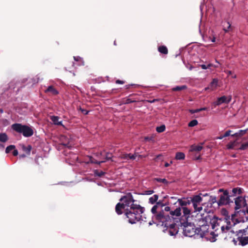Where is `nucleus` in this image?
Wrapping results in <instances>:
<instances>
[{
  "label": "nucleus",
  "instance_id": "f257e3e1",
  "mask_svg": "<svg viewBox=\"0 0 248 248\" xmlns=\"http://www.w3.org/2000/svg\"><path fill=\"white\" fill-rule=\"evenodd\" d=\"M134 207H131L125 209V215L128 218V222L131 224H134L142 220L141 214L144 212V207L140 204L134 205Z\"/></svg>",
  "mask_w": 248,
  "mask_h": 248
},
{
  "label": "nucleus",
  "instance_id": "f03ea898",
  "mask_svg": "<svg viewBox=\"0 0 248 248\" xmlns=\"http://www.w3.org/2000/svg\"><path fill=\"white\" fill-rule=\"evenodd\" d=\"M181 226L183 227V233L185 236L192 237L195 234H200L201 236L202 237L204 232L202 231V228H195L193 223H189L187 221H180Z\"/></svg>",
  "mask_w": 248,
  "mask_h": 248
},
{
  "label": "nucleus",
  "instance_id": "7ed1b4c3",
  "mask_svg": "<svg viewBox=\"0 0 248 248\" xmlns=\"http://www.w3.org/2000/svg\"><path fill=\"white\" fill-rule=\"evenodd\" d=\"M212 229L215 231L218 229L217 227H220L222 233H226L231 228V223L229 218L223 217L220 218H215L211 222Z\"/></svg>",
  "mask_w": 248,
  "mask_h": 248
},
{
  "label": "nucleus",
  "instance_id": "20e7f679",
  "mask_svg": "<svg viewBox=\"0 0 248 248\" xmlns=\"http://www.w3.org/2000/svg\"><path fill=\"white\" fill-rule=\"evenodd\" d=\"M12 128L16 132L22 134L25 137H30L33 135V130L31 127L21 124L16 123L12 125Z\"/></svg>",
  "mask_w": 248,
  "mask_h": 248
},
{
  "label": "nucleus",
  "instance_id": "39448f33",
  "mask_svg": "<svg viewBox=\"0 0 248 248\" xmlns=\"http://www.w3.org/2000/svg\"><path fill=\"white\" fill-rule=\"evenodd\" d=\"M221 193L219 195V199L217 201V204L218 206L226 205L233 203V200L231 199V196L229 195V191L227 189L220 188L218 190V193Z\"/></svg>",
  "mask_w": 248,
  "mask_h": 248
},
{
  "label": "nucleus",
  "instance_id": "423d86ee",
  "mask_svg": "<svg viewBox=\"0 0 248 248\" xmlns=\"http://www.w3.org/2000/svg\"><path fill=\"white\" fill-rule=\"evenodd\" d=\"M151 212L153 214L152 219L158 222L164 223L167 219H169L170 217L164 214L163 211H161L157 205L155 204L151 209Z\"/></svg>",
  "mask_w": 248,
  "mask_h": 248
},
{
  "label": "nucleus",
  "instance_id": "0eeeda50",
  "mask_svg": "<svg viewBox=\"0 0 248 248\" xmlns=\"http://www.w3.org/2000/svg\"><path fill=\"white\" fill-rule=\"evenodd\" d=\"M121 203L123 204L125 210L131 207H134V205H138L135 203L136 201L134 199L132 194L129 192L127 193L124 196H122L120 199Z\"/></svg>",
  "mask_w": 248,
  "mask_h": 248
},
{
  "label": "nucleus",
  "instance_id": "6e6552de",
  "mask_svg": "<svg viewBox=\"0 0 248 248\" xmlns=\"http://www.w3.org/2000/svg\"><path fill=\"white\" fill-rule=\"evenodd\" d=\"M202 193H200L198 195H193L190 197V204H192L194 212H200L202 210V206L203 205V204H201V202L202 201Z\"/></svg>",
  "mask_w": 248,
  "mask_h": 248
},
{
  "label": "nucleus",
  "instance_id": "1a4fd4ad",
  "mask_svg": "<svg viewBox=\"0 0 248 248\" xmlns=\"http://www.w3.org/2000/svg\"><path fill=\"white\" fill-rule=\"evenodd\" d=\"M237 239L239 241V245L245 246L248 244V228L243 230H239L236 231Z\"/></svg>",
  "mask_w": 248,
  "mask_h": 248
},
{
  "label": "nucleus",
  "instance_id": "9d476101",
  "mask_svg": "<svg viewBox=\"0 0 248 248\" xmlns=\"http://www.w3.org/2000/svg\"><path fill=\"white\" fill-rule=\"evenodd\" d=\"M162 225L167 228L166 231L171 236L175 235L178 232V226L179 224L177 225L173 222L165 221L162 223Z\"/></svg>",
  "mask_w": 248,
  "mask_h": 248
},
{
  "label": "nucleus",
  "instance_id": "9b49d317",
  "mask_svg": "<svg viewBox=\"0 0 248 248\" xmlns=\"http://www.w3.org/2000/svg\"><path fill=\"white\" fill-rule=\"evenodd\" d=\"M235 206L234 209L235 210L240 209L243 206L246 205V200L242 196H238V197L233 199Z\"/></svg>",
  "mask_w": 248,
  "mask_h": 248
},
{
  "label": "nucleus",
  "instance_id": "f8f14e48",
  "mask_svg": "<svg viewBox=\"0 0 248 248\" xmlns=\"http://www.w3.org/2000/svg\"><path fill=\"white\" fill-rule=\"evenodd\" d=\"M170 222H174L177 218L176 217H180L181 215V208L178 207L174 211H171L170 212Z\"/></svg>",
  "mask_w": 248,
  "mask_h": 248
},
{
  "label": "nucleus",
  "instance_id": "ddd939ff",
  "mask_svg": "<svg viewBox=\"0 0 248 248\" xmlns=\"http://www.w3.org/2000/svg\"><path fill=\"white\" fill-rule=\"evenodd\" d=\"M60 140L61 142V144L63 146L68 148H71L72 147L71 144H70V140L66 136L62 135L60 138Z\"/></svg>",
  "mask_w": 248,
  "mask_h": 248
},
{
  "label": "nucleus",
  "instance_id": "4468645a",
  "mask_svg": "<svg viewBox=\"0 0 248 248\" xmlns=\"http://www.w3.org/2000/svg\"><path fill=\"white\" fill-rule=\"evenodd\" d=\"M178 202L179 203V204L182 207V208L183 207H185L187 205L190 204V197L186 198H184L182 199H179L178 200Z\"/></svg>",
  "mask_w": 248,
  "mask_h": 248
},
{
  "label": "nucleus",
  "instance_id": "2eb2a0df",
  "mask_svg": "<svg viewBox=\"0 0 248 248\" xmlns=\"http://www.w3.org/2000/svg\"><path fill=\"white\" fill-rule=\"evenodd\" d=\"M231 97L228 100L227 99V97L225 96H222L218 98L217 100L215 103V106H219L223 103H228L230 102Z\"/></svg>",
  "mask_w": 248,
  "mask_h": 248
},
{
  "label": "nucleus",
  "instance_id": "dca6fc26",
  "mask_svg": "<svg viewBox=\"0 0 248 248\" xmlns=\"http://www.w3.org/2000/svg\"><path fill=\"white\" fill-rule=\"evenodd\" d=\"M121 202H118L115 206V212L118 215H120L123 213V210H124V213L125 214V209Z\"/></svg>",
  "mask_w": 248,
  "mask_h": 248
},
{
  "label": "nucleus",
  "instance_id": "f3484780",
  "mask_svg": "<svg viewBox=\"0 0 248 248\" xmlns=\"http://www.w3.org/2000/svg\"><path fill=\"white\" fill-rule=\"evenodd\" d=\"M46 93H50L51 95H56L59 93V92L53 86H49L45 91Z\"/></svg>",
  "mask_w": 248,
  "mask_h": 248
},
{
  "label": "nucleus",
  "instance_id": "a211bd4d",
  "mask_svg": "<svg viewBox=\"0 0 248 248\" xmlns=\"http://www.w3.org/2000/svg\"><path fill=\"white\" fill-rule=\"evenodd\" d=\"M136 155H131V154H124L121 155V158L123 159H132L134 160L136 159Z\"/></svg>",
  "mask_w": 248,
  "mask_h": 248
},
{
  "label": "nucleus",
  "instance_id": "6ab92c4d",
  "mask_svg": "<svg viewBox=\"0 0 248 248\" xmlns=\"http://www.w3.org/2000/svg\"><path fill=\"white\" fill-rule=\"evenodd\" d=\"M50 120L55 125H62V121H59L60 118L56 116H50Z\"/></svg>",
  "mask_w": 248,
  "mask_h": 248
},
{
  "label": "nucleus",
  "instance_id": "aec40b11",
  "mask_svg": "<svg viewBox=\"0 0 248 248\" xmlns=\"http://www.w3.org/2000/svg\"><path fill=\"white\" fill-rule=\"evenodd\" d=\"M87 158H89V160L87 161V163H88V164L89 163H93V164H96L100 165L101 163H104L106 162V160H102L100 161H98L91 156H88Z\"/></svg>",
  "mask_w": 248,
  "mask_h": 248
},
{
  "label": "nucleus",
  "instance_id": "412c9836",
  "mask_svg": "<svg viewBox=\"0 0 248 248\" xmlns=\"http://www.w3.org/2000/svg\"><path fill=\"white\" fill-rule=\"evenodd\" d=\"M223 30L225 32H227L232 30L231 24L229 22H226L224 23Z\"/></svg>",
  "mask_w": 248,
  "mask_h": 248
},
{
  "label": "nucleus",
  "instance_id": "4be33fe9",
  "mask_svg": "<svg viewBox=\"0 0 248 248\" xmlns=\"http://www.w3.org/2000/svg\"><path fill=\"white\" fill-rule=\"evenodd\" d=\"M22 148L23 151L25 152L27 155H30L31 153V151L32 149V146L31 145H28L27 146H26L24 145H23L22 146Z\"/></svg>",
  "mask_w": 248,
  "mask_h": 248
},
{
  "label": "nucleus",
  "instance_id": "5701e85b",
  "mask_svg": "<svg viewBox=\"0 0 248 248\" xmlns=\"http://www.w3.org/2000/svg\"><path fill=\"white\" fill-rule=\"evenodd\" d=\"M243 189L240 187L233 188L232 191L233 196H236L237 194L240 195L242 193Z\"/></svg>",
  "mask_w": 248,
  "mask_h": 248
},
{
  "label": "nucleus",
  "instance_id": "b1692460",
  "mask_svg": "<svg viewBox=\"0 0 248 248\" xmlns=\"http://www.w3.org/2000/svg\"><path fill=\"white\" fill-rule=\"evenodd\" d=\"M158 51L163 54H167L168 53V50L167 47L165 46H161L158 47Z\"/></svg>",
  "mask_w": 248,
  "mask_h": 248
},
{
  "label": "nucleus",
  "instance_id": "393cba45",
  "mask_svg": "<svg viewBox=\"0 0 248 248\" xmlns=\"http://www.w3.org/2000/svg\"><path fill=\"white\" fill-rule=\"evenodd\" d=\"M161 211H163L164 213V214H165L166 215H167V216H168L169 217H170V211H171L170 210V208L169 206H166V207H165L164 209H163V208L162 209H161ZM166 221H170V219H167Z\"/></svg>",
  "mask_w": 248,
  "mask_h": 248
},
{
  "label": "nucleus",
  "instance_id": "a878e982",
  "mask_svg": "<svg viewBox=\"0 0 248 248\" xmlns=\"http://www.w3.org/2000/svg\"><path fill=\"white\" fill-rule=\"evenodd\" d=\"M8 140L7 135L5 133H0V141L1 142H5Z\"/></svg>",
  "mask_w": 248,
  "mask_h": 248
},
{
  "label": "nucleus",
  "instance_id": "bb28decb",
  "mask_svg": "<svg viewBox=\"0 0 248 248\" xmlns=\"http://www.w3.org/2000/svg\"><path fill=\"white\" fill-rule=\"evenodd\" d=\"M247 129H246V130H240L237 133H236L233 135H232V137H241L242 136H243L244 135H245L246 133H247Z\"/></svg>",
  "mask_w": 248,
  "mask_h": 248
},
{
  "label": "nucleus",
  "instance_id": "cd10ccee",
  "mask_svg": "<svg viewBox=\"0 0 248 248\" xmlns=\"http://www.w3.org/2000/svg\"><path fill=\"white\" fill-rule=\"evenodd\" d=\"M158 199V195L155 194L149 198V202L150 203L153 204L155 203V202H156Z\"/></svg>",
  "mask_w": 248,
  "mask_h": 248
},
{
  "label": "nucleus",
  "instance_id": "c85d7f7f",
  "mask_svg": "<svg viewBox=\"0 0 248 248\" xmlns=\"http://www.w3.org/2000/svg\"><path fill=\"white\" fill-rule=\"evenodd\" d=\"M202 149V146L201 145H193L191 147V151L195 152H200Z\"/></svg>",
  "mask_w": 248,
  "mask_h": 248
},
{
  "label": "nucleus",
  "instance_id": "c756f323",
  "mask_svg": "<svg viewBox=\"0 0 248 248\" xmlns=\"http://www.w3.org/2000/svg\"><path fill=\"white\" fill-rule=\"evenodd\" d=\"M185 155L182 152H178L176 154L175 159L177 160H181L185 158Z\"/></svg>",
  "mask_w": 248,
  "mask_h": 248
},
{
  "label": "nucleus",
  "instance_id": "7c9ffc66",
  "mask_svg": "<svg viewBox=\"0 0 248 248\" xmlns=\"http://www.w3.org/2000/svg\"><path fill=\"white\" fill-rule=\"evenodd\" d=\"M187 89V86L186 85H182L181 86H176L172 89L173 91H180L181 90H184Z\"/></svg>",
  "mask_w": 248,
  "mask_h": 248
},
{
  "label": "nucleus",
  "instance_id": "2f4dec72",
  "mask_svg": "<svg viewBox=\"0 0 248 248\" xmlns=\"http://www.w3.org/2000/svg\"><path fill=\"white\" fill-rule=\"evenodd\" d=\"M231 132V130H228L224 133V135H220L219 137H217V139L222 140L225 137H228L230 135Z\"/></svg>",
  "mask_w": 248,
  "mask_h": 248
},
{
  "label": "nucleus",
  "instance_id": "473e14b6",
  "mask_svg": "<svg viewBox=\"0 0 248 248\" xmlns=\"http://www.w3.org/2000/svg\"><path fill=\"white\" fill-rule=\"evenodd\" d=\"M218 83V80L216 78H214L212 82L210 83V86L212 89V90H213L217 86Z\"/></svg>",
  "mask_w": 248,
  "mask_h": 248
},
{
  "label": "nucleus",
  "instance_id": "72a5a7b5",
  "mask_svg": "<svg viewBox=\"0 0 248 248\" xmlns=\"http://www.w3.org/2000/svg\"><path fill=\"white\" fill-rule=\"evenodd\" d=\"M182 209L184 216H186L190 214L191 211L187 207H183Z\"/></svg>",
  "mask_w": 248,
  "mask_h": 248
},
{
  "label": "nucleus",
  "instance_id": "f704fd0d",
  "mask_svg": "<svg viewBox=\"0 0 248 248\" xmlns=\"http://www.w3.org/2000/svg\"><path fill=\"white\" fill-rule=\"evenodd\" d=\"M166 127L165 125H161L160 126H158L156 128V130L158 133H161L165 130Z\"/></svg>",
  "mask_w": 248,
  "mask_h": 248
},
{
  "label": "nucleus",
  "instance_id": "c9c22d12",
  "mask_svg": "<svg viewBox=\"0 0 248 248\" xmlns=\"http://www.w3.org/2000/svg\"><path fill=\"white\" fill-rule=\"evenodd\" d=\"M155 180L157 182L162 183L165 184H168L169 183L168 181L165 178L162 179L159 178H156L155 179Z\"/></svg>",
  "mask_w": 248,
  "mask_h": 248
},
{
  "label": "nucleus",
  "instance_id": "e433bc0d",
  "mask_svg": "<svg viewBox=\"0 0 248 248\" xmlns=\"http://www.w3.org/2000/svg\"><path fill=\"white\" fill-rule=\"evenodd\" d=\"M235 145L236 141H234L233 142H231L229 143L227 145V147L228 149H233L234 148Z\"/></svg>",
  "mask_w": 248,
  "mask_h": 248
},
{
  "label": "nucleus",
  "instance_id": "4c0bfd02",
  "mask_svg": "<svg viewBox=\"0 0 248 248\" xmlns=\"http://www.w3.org/2000/svg\"><path fill=\"white\" fill-rule=\"evenodd\" d=\"M16 148V146L14 145H11L8 146H7L5 150L6 153L8 154L12 150L15 149Z\"/></svg>",
  "mask_w": 248,
  "mask_h": 248
},
{
  "label": "nucleus",
  "instance_id": "58836bf2",
  "mask_svg": "<svg viewBox=\"0 0 248 248\" xmlns=\"http://www.w3.org/2000/svg\"><path fill=\"white\" fill-rule=\"evenodd\" d=\"M198 124V121L196 120H193L188 123V126L193 127L197 125Z\"/></svg>",
  "mask_w": 248,
  "mask_h": 248
},
{
  "label": "nucleus",
  "instance_id": "ea45409f",
  "mask_svg": "<svg viewBox=\"0 0 248 248\" xmlns=\"http://www.w3.org/2000/svg\"><path fill=\"white\" fill-rule=\"evenodd\" d=\"M155 204L157 205V206L160 209H162L166 205V204L164 203L163 201L161 200H159V201L156 202Z\"/></svg>",
  "mask_w": 248,
  "mask_h": 248
},
{
  "label": "nucleus",
  "instance_id": "a19ab883",
  "mask_svg": "<svg viewBox=\"0 0 248 248\" xmlns=\"http://www.w3.org/2000/svg\"><path fill=\"white\" fill-rule=\"evenodd\" d=\"M209 202H210L211 204H213L215 203H217V201L216 197L214 196H211L210 197Z\"/></svg>",
  "mask_w": 248,
  "mask_h": 248
},
{
  "label": "nucleus",
  "instance_id": "79ce46f5",
  "mask_svg": "<svg viewBox=\"0 0 248 248\" xmlns=\"http://www.w3.org/2000/svg\"><path fill=\"white\" fill-rule=\"evenodd\" d=\"M248 148V141L242 144L241 146L239 148V150H245Z\"/></svg>",
  "mask_w": 248,
  "mask_h": 248
},
{
  "label": "nucleus",
  "instance_id": "37998d69",
  "mask_svg": "<svg viewBox=\"0 0 248 248\" xmlns=\"http://www.w3.org/2000/svg\"><path fill=\"white\" fill-rule=\"evenodd\" d=\"M105 172L103 171H98L97 170H96L94 171V174L96 176H99V177H102L105 174Z\"/></svg>",
  "mask_w": 248,
  "mask_h": 248
},
{
  "label": "nucleus",
  "instance_id": "c03bdc74",
  "mask_svg": "<svg viewBox=\"0 0 248 248\" xmlns=\"http://www.w3.org/2000/svg\"><path fill=\"white\" fill-rule=\"evenodd\" d=\"M112 157V155L111 154H110L109 153H107L106 155L105 159L106 160H109L111 159Z\"/></svg>",
  "mask_w": 248,
  "mask_h": 248
},
{
  "label": "nucleus",
  "instance_id": "a18cd8bd",
  "mask_svg": "<svg viewBox=\"0 0 248 248\" xmlns=\"http://www.w3.org/2000/svg\"><path fill=\"white\" fill-rule=\"evenodd\" d=\"M136 101L133 100L130 98H126L125 102H124V104H128L131 103L135 102Z\"/></svg>",
  "mask_w": 248,
  "mask_h": 248
},
{
  "label": "nucleus",
  "instance_id": "49530a36",
  "mask_svg": "<svg viewBox=\"0 0 248 248\" xmlns=\"http://www.w3.org/2000/svg\"><path fill=\"white\" fill-rule=\"evenodd\" d=\"M212 66V64H209L208 65H206L205 64H202L201 65V68L202 69H207L208 68H209L211 66Z\"/></svg>",
  "mask_w": 248,
  "mask_h": 248
},
{
  "label": "nucleus",
  "instance_id": "de8ad7c7",
  "mask_svg": "<svg viewBox=\"0 0 248 248\" xmlns=\"http://www.w3.org/2000/svg\"><path fill=\"white\" fill-rule=\"evenodd\" d=\"M189 112H190V113L191 114H194V113H198V112H199V110L198 109H190L189 110Z\"/></svg>",
  "mask_w": 248,
  "mask_h": 248
},
{
  "label": "nucleus",
  "instance_id": "09e8293b",
  "mask_svg": "<svg viewBox=\"0 0 248 248\" xmlns=\"http://www.w3.org/2000/svg\"><path fill=\"white\" fill-rule=\"evenodd\" d=\"M80 110H81V111L82 112V113L85 115H87L89 113V111L86 110V109H82L81 108H80Z\"/></svg>",
  "mask_w": 248,
  "mask_h": 248
},
{
  "label": "nucleus",
  "instance_id": "8fccbe9b",
  "mask_svg": "<svg viewBox=\"0 0 248 248\" xmlns=\"http://www.w3.org/2000/svg\"><path fill=\"white\" fill-rule=\"evenodd\" d=\"M154 193V191L153 190H149L145 191V193L147 195H151Z\"/></svg>",
  "mask_w": 248,
  "mask_h": 248
},
{
  "label": "nucleus",
  "instance_id": "3c124183",
  "mask_svg": "<svg viewBox=\"0 0 248 248\" xmlns=\"http://www.w3.org/2000/svg\"><path fill=\"white\" fill-rule=\"evenodd\" d=\"M115 82L116 84H123L124 83V81L121 80L119 79L116 80Z\"/></svg>",
  "mask_w": 248,
  "mask_h": 248
},
{
  "label": "nucleus",
  "instance_id": "603ef678",
  "mask_svg": "<svg viewBox=\"0 0 248 248\" xmlns=\"http://www.w3.org/2000/svg\"><path fill=\"white\" fill-rule=\"evenodd\" d=\"M162 155L161 154H159V155H158L156 156L155 158L154 159V160L155 161H156L157 159H160V157L162 156Z\"/></svg>",
  "mask_w": 248,
  "mask_h": 248
},
{
  "label": "nucleus",
  "instance_id": "864d4df0",
  "mask_svg": "<svg viewBox=\"0 0 248 248\" xmlns=\"http://www.w3.org/2000/svg\"><path fill=\"white\" fill-rule=\"evenodd\" d=\"M13 155L14 156H16L18 155V151L17 150L14 149L13 152Z\"/></svg>",
  "mask_w": 248,
  "mask_h": 248
},
{
  "label": "nucleus",
  "instance_id": "5fc2aeb1",
  "mask_svg": "<svg viewBox=\"0 0 248 248\" xmlns=\"http://www.w3.org/2000/svg\"><path fill=\"white\" fill-rule=\"evenodd\" d=\"M152 139H153V138H152V137H145L144 138V140H146V141H147V140H148V141H149V140H152Z\"/></svg>",
  "mask_w": 248,
  "mask_h": 248
},
{
  "label": "nucleus",
  "instance_id": "6e6d98bb",
  "mask_svg": "<svg viewBox=\"0 0 248 248\" xmlns=\"http://www.w3.org/2000/svg\"><path fill=\"white\" fill-rule=\"evenodd\" d=\"M199 110V112L201 111H203V110H206L207 109V108H206V107H204V108H198Z\"/></svg>",
  "mask_w": 248,
  "mask_h": 248
},
{
  "label": "nucleus",
  "instance_id": "4d7b16f0",
  "mask_svg": "<svg viewBox=\"0 0 248 248\" xmlns=\"http://www.w3.org/2000/svg\"><path fill=\"white\" fill-rule=\"evenodd\" d=\"M172 163V161H170V163H169L166 162V163H165L164 166H165V167H168L169 166H170V164H171Z\"/></svg>",
  "mask_w": 248,
  "mask_h": 248
},
{
  "label": "nucleus",
  "instance_id": "13d9d810",
  "mask_svg": "<svg viewBox=\"0 0 248 248\" xmlns=\"http://www.w3.org/2000/svg\"><path fill=\"white\" fill-rule=\"evenodd\" d=\"M135 86L134 84H129L125 86L126 89H129L131 86Z\"/></svg>",
  "mask_w": 248,
  "mask_h": 248
},
{
  "label": "nucleus",
  "instance_id": "bf43d9fd",
  "mask_svg": "<svg viewBox=\"0 0 248 248\" xmlns=\"http://www.w3.org/2000/svg\"><path fill=\"white\" fill-rule=\"evenodd\" d=\"M157 101V99H153L152 100H149V101H148V102L151 103H154V102H156Z\"/></svg>",
  "mask_w": 248,
  "mask_h": 248
},
{
  "label": "nucleus",
  "instance_id": "052dcab7",
  "mask_svg": "<svg viewBox=\"0 0 248 248\" xmlns=\"http://www.w3.org/2000/svg\"><path fill=\"white\" fill-rule=\"evenodd\" d=\"M210 234H211V235H212L213 236H217V235H218V234H215V232H212L210 233Z\"/></svg>",
  "mask_w": 248,
  "mask_h": 248
},
{
  "label": "nucleus",
  "instance_id": "680f3d73",
  "mask_svg": "<svg viewBox=\"0 0 248 248\" xmlns=\"http://www.w3.org/2000/svg\"><path fill=\"white\" fill-rule=\"evenodd\" d=\"M229 195L230 196H231V199L232 198V197H235V196H233V193H232V191H231V192H229Z\"/></svg>",
  "mask_w": 248,
  "mask_h": 248
},
{
  "label": "nucleus",
  "instance_id": "e2e57ef3",
  "mask_svg": "<svg viewBox=\"0 0 248 248\" xmlns=\"http://www.w3.org/2000/svg\"><path fill=\"white\" fill-rule=\"evenodd\" d=\"M208 196V194L207 193H206L205 194H202L201 195V196L202 197H205V196Z\"/></svg>",
  "mask_w": 248,
  "mask_h": 248
},
{
  "label": "nucleus",
  "instance_id": "0e129e2a",
  "mask_svg": "<svg viewBox=\"0 0 248 248\" xmlns=\"http://www.w3.org/2000/svg\"><path fill=\"white\" fill-rule=\"evenodd\" d=\"M211 41H212V42H215V41H216V38L214 37L213 38V39H212Z\"/></svg>",
  "mask_w": 248,
  "mask_h": 248
},
{
  "label": "nucleus",
  "instance_id": "69168bd1",
  "mask_svg": "<svg viewBox=\"0 0 248 248\" xmlns=\"http://www.w3.org/2000/svg\"><path fill=\"white\" fill-rule=\"evenodd\" d=\"M245 212L248 214V206L246 207Z\"/></svg>",
  "mask_w": 248,
  "mask_h": 248
},
{
  "label": "nucleus",
  "instance_id": "338daca9",
  "mask_svg": "<svg viewBox=\"0 0 248 248\" xmlns=\"http://www.w3.org/2000/svg\"><path fill=\"white\" fill-rule=\"evenodd\" d=\"M232 241L234 242V244L235 245H236V243H237V241L235 239H233Z\"/></svg>",
  "mask_w": 248,
  "mask_h": 248
},
{
  "label": "nucleus",
  "instance_id": "774afa93",
  "mask_svg": "<svg viewBox=\"0 0 248 248\" xmlns=\"http://www.w3.org/2000/svg\"><path fill=\"white\" fill-rule=\"evenodd\" d=\"M210 89V88L209 87H206L205 89H204V90L205 91H207L208 90H209Z\"/></svg>",
  "mask_w": 248,
  "mask_h": 248
}]
</instances>
